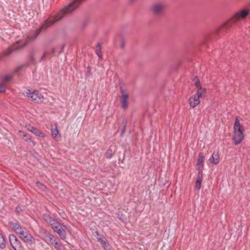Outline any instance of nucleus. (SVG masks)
I'll return each mask as SVG.
<instances>
[{"mask_svg":"<svg viewBox=\"0 0 250 250\" xmlns=\"http://www.w3.org/2000/svg\"><path fill=\"white\" fill-rule=\"evenodd\" d=\"M23 138H25V140L26 142H29L31 140V136L29 135H28V134H25L23 135Z\"/></svg>","mask_w":250,"mask_h":250,"instance_id":"2f4dec72","label":"nucleus"},{"mask_svg":"<svg viewBox=\"0 0 250 250\" xmlns=\"http://www.w3.org/2000/svg\"><path fill=\"white\" fill-rule=\"evenodd\" d=\"M112 250V249L111 248V249H110V250Z\"/></svg>","mask_w":250,"mask_h":250,"instance_id":"ea45409f","label":"nucleus"},{"mask_svg":"<svg viewBox=\"0 0 250 250\" xmlns=\"http://www.w3.org/2000/svg\"><path fill=\"white\" fill-rule=\"evenodd\" d=\"M209 160L214 165H217L220 162V157L218 152L217 151H214Z\"/></svg>","mask_w":250,"mask_h":250,"instance_id":"9d476101","label":"nucleus"},{"mask_svg":"<svg viewBox=\"0 0 250 250\" xmlns=\"http://www.w3.org/2000/svg\"><path fill=\"white\" fill-rule=\"evenodd\" d=\"M27 129L29 131L34 133L37 136L41 138H44L45 136V135L42 131H41L38 129L34 126L29 125L27 127Z\"/></svg>","mask_w":250,"mask_h":250,"instance_id":"6e6552de","label":"nucleus"},{"mask_svg":"<svg viewBox=\"0 0 250 250\" xmlns=\"http://www.w3.org/2000/svg\"><path fill=\"white\" fill-rule=\"evenodd\" d=\"M9 240L14 250H24L21 242L14 234L9 235Z\"/></svg>","mask_w":250,"mask_h":250,"instance_id":"39448f33","label":"nucleus"},{"mask_svg":"<svg viewBox=\"0 0 250 250\" xmlns=\"http://www.w3.org/2000/svg\"><path fill=\"white\" fill-rule=\"evenodd\" d=\"M248 14L249 12L246 10H242L238 11L235 14L231 20L224 24L223 28L231 27L234 22L245 18Z\"/></svg>","mask_w":250,"mask_h":250,"instance_id":"7ed1b4c3","label":"nucleus"},{"mask_svg":"<svg viewBox=\"0 0 250 250\" xmlns=\"http://www.w3.org/2000/svg\"><path fill=\"white\" fill-rule=\"evenodd\" d=\"M199 170V171H198V174H197V179L202 180V177H203L202 169H200V170Z\"/></svg>","mask_w":250,"mask_h":250,"instance_id":"7c9ffc66","label":"nucleus"},{"mask_svg":"<svg viewBox=\"0 0 250 250\" xmlns=\"http://www.w3.org/2000/svg\"><path fill=\"white\" fill-rule=\"evenodd\" d=\"M26 94L28 98L35 103H39L42 102L43 96L37 90H27Z\"/></svg>","mask_w":250,"mask_h":250,"instance_id":"20e7f679","label":"nucleus"},{"mask_svg":"<svg viewBox=\"0 0 250 250\" xmlns=\"http://www.w3.org/2000/svg\"><path fill=\"white\" fill-rule=\"evenodd\" d=\"M244 127L239 122L238 117L236 116L233 125V131L232 140L235 146L240 144L244 139Z\"/></svg>","mask_w":250,"mask_h":250,"instance_id":"f03ea898","label":"nucleus"},{"mask_svg":"<svg viewBox=\"0 0 250 250\" xmlns=\"http://www.w3.org/2000/svg\"><path fill=\"white\" fill-rule=\"evenodd\" d=\"M202 180L196 179L195 188L196 190H199L201 188Z\"/></svg>","mask_w":250,"mask_h":250,"instance_id":"b1692460","label":"nucleus"},{"mask_svg":"<svg viewBox=\"0 0 250 250\" xmlns=\"http://www.w3.org/2000/svg\"><path fill=\"white\" fill-rule=\"evenodd\" d=\"M36 185L41 191H45L47 189V187L40 182H37Z\"/></svg>","mask_w":250,"mask_h":250,"instance_id":"4be33fe9","label":"nucleus"},{"mask_svg":"<svg viewBox=\"0 0 250 250\" xmlns=\"http://www.w3.org/2000/svg\"><path fill=\"white\" fill-rule=\"evenodd\" d=\"M28 232L27 231H24L23 229H21L19 232L17 233V234H19L20 235V237L21 239H23V236L26 235L25 234H27Z\"/></svg>","mask_w":250,"mask_h":250,"instance_id":"cd10ccee","label":"nucleus"},{"mask_svg":"<svg viewBox=\"0 0 250 250\" xmlns=\"http://www.w3.org/2000/svg\"><path fill=\"white\" fill-rule=\"evenodd\" d=\"M59 134L58 129L57 127H56L54 129H52L51 130V135L53 138L57 137L58 134Z\"/></svg>","mask_w":250,"mask_h":250,"instance_id":"a878e982","label":"nucleus"},{"mask_svg":"<svg viewBox=\"0 0 250 250\" xmlns=\"http://www.w3.org/2000/svg\"><path fill=\"white\" fill-rule=\"evenodd\" d=\"M59 235L60 237L64 240L66 238V231L62 228V226L55 231Z\"/></svg>","mask_w":250,"mask_h":250,"instance_id":"4468645a","label":"nucleus"},{"mask_svg":"<svg viewBox=\"0 0 250 250\" xmlns=\"http://www.w3.org/2000/svg\"><path fill=\"white\" fill-rule=\"evenodd\" d=\"M84 0H73L67 6L63 7L53 19L46 20L43 24V27H45V28H48L63 17L70 15Z\"/></svg>","mask_w":250,"mask_h":250,"instance_id":"f257e3e1","label":"nucleus"},{"mask_svg":"<svg viewBox=\"0 0 250 250\" xmlns=\"http://www.w3.org/2000/svg\"><path fill=\"white\" fill-rule=\"evenodd\" d=\"M131 1H134V0H130Z\"/></svg>","mask_w":250,"mask_h":250,"instance_id":"58836bf2","label":"nucleus"},{"mask_svg":"<svg viewBox=\"0 0 250 250\" xmlns=\"http://www.w3.org/2000/svg\"><path fill=\"white\" fill-rule=\"evenodd\" d=\"M205 157L202 153H199V157L197 160L196 168L198 170L202 169L204 167V162Z\"/></svg>","mask_w":250,"mask_h":250,"instance_id":"1a4fd4ad","label":"nucleus"},{"mask_svg":"<svg viewBox=\"0 0 250 250\" xmlns=\"http://www.w3.org/2000/svg\"><path fill=\"white\" fill-rule=\"evenodd\" d=\"M193 81L195 84V85L197 86V87L198 88H202L200 84V81L197 77H195L193 79Z\"/></svg>","mask_w":250,"mask_h":250,"instance_id":"393cba45","label":"nucleus"},{"mask_svg":"<svg viewBox=\"0 0 250 250\" xmlns=\"http://www.w3.org/2000/svg\"><path fill=\"white\" fill-rule=\"evenodd\" d=\"M55 245V247L57 250H62L63 247L61 243L56 242Z\"/></svg>","mask_w":250,"mask_h":250,"instance_id":"c85d7f7f","label":"nucleus"},{"mask_svg":"<svg viewBox=\"0 0 250 250\" xmlns=\"http://www.w3.org/2000/svg\"><path fill=\"white\" fill-rule=\"evenodd\" d=\"M96 234L97 235V238L98 241L101 243L102 245H103L104 243L106 241V239L104 237H102L100 236V234L96 231Z\"/></svg>","mask_w":250,"mask_h":250,"instance_id":"aec40b11","label":"nucleus"},{"mask_svg":"<svg viewBox=\"0 0 250 250\" xmlns=\"http://www.w3.org/2000/svg\"><path fill=\"white\" fill-rule=\"evenodd\" d=\"M113 156V153H112V150L110 149H108L107 150L105 153V156L108 159L111 158Z\"/></svg>","mask_w":250,"mask_h":250,"instance_id":"bb28decb","label":"nucleus"},{"mask_svg":"<svg viewBox=\"0 0 250 250\" xmlns=\"http://www.w3.org/2000/svg\"><path fill=\"white\" fill-rule=\"evenodd\" d=\"M96 53L100 60L102 59V54L101 52V45L100 43H98L96 46Z\"/></svg>","mask_w":250,"mask_h":250,"instance_id":"dca6fc26","label":"nucleus"},{"mask_svg":"<svg viewBox=\"0 0 250 250\" xmlns=\"http://www.w3.org/2000/svg\"><path fill=\"white\" fill-rule=\"evenodd\" d=\"M10 79V77L8 75H6L3 77V81L5 82H8Z\"/></svg>","mask_w":250,"mask_h":250,"instance_id":"f704fd0d","label":"nucleus"},{"mask_svg":"<svg viewBox=\"0 0 250 250\" xmlns=\"http://www.w3.org/2000/svg\"><path fill=\"white\" fill-rule=\"evenodd\" d=\"M6 247L5 241L3 236L0 233V248L4 249Z\"/></svg>","mask_w":250,"mask_h":250,"instance_id":"a211bd4d","label":"nucleus"},{"mask_svg":"<svg viewBox=\"0 0 250 250\" xmlns=\"http://www.w3.org/2000/svg\"><path fill=\"white\" fill-rule=\"evenodd\" d=\"M118 218H119L120 220H121L122 221H123V222L124 221V219H123V214H121V215H120L119 214H118Z\"/></svg>","mask_w":250,"mask_h":250,"instance_id":"e433bc0d","label":"nucleus"},{"mask_svg":"<svg viewBox=\"0 0 250 250\" xmlns=\"http://www.w3.org/2000/svg\"><path fill=\"white\" fill-rule=\"evenodd\" d=\"M64 48V45H62L61 46H57L54 48H53L51 50V54H54L56 52L61 53L63 51Z\"/></svg>","mask_w":250,"mask_h":250,"instance_id":"2eb2a0df","label":"nucleus"},{"mask_svg":"<svg viewBox=\"0 0 250 250\" xmlns=\"http://www.w3.org/2000/svg\"><path fill=\"white\" fill-rule=\"evenodd\" d=\"M44 220L48 223L50 224H53V222H55L56 220L52 218L51 216L48 215H46L44 216Z\"/></svg>","mask_w":250,"mask_h":250,"instance_id":"f3484780","label":"nucleus"},{"mask_svg":"<svg viewBox=\"0 0 250 250\" xmlns=\"http://www.w3.org/2000/svg\"><path fill=\"white\" fill-rule=\"evenodd\" d=\"M10 227L13 230L17 233L19 232L22 228L21 227L19 224L16 222H10L9 223Z\"/></svg>","mask_w":250,"mask_h":250,"instance_id":"ddd939ff","label":"nucleus"},{"mask_svg":"<svg viewBox=\"0 0 250 250\" xmlns=\"http://www.w3.org/2000/svg\"><path fill=\"white\" fill-rule=\"evenodd\" d=\"M204 90L205 89H203L202 88H198L197 91L196 95L192 96L189 98V104L190 107L194 108L199 104L200 103V98Z\"/></svg>","mask_w":250,"mask_h":250,"instance_id":"423d86ee","label":"nucleus"},{"mask_svg":"<svg viewBox=\"0 0 250 250\" xmlns=\"http://www.w3.org/2000/svg\"><path fill=\"white\" fill-rule=\"evenodd\" d=\"M102 246L105 250H109L112 248L111 247V246H110V245L109 244V243L107 241H106L102 245Z\"/></svg>","mask_w":250,"mask_h":250,"instance_id":"c756f323","label":"nucleus"},{"mask_svg":"<svg viewBox=\"0 0 250 250\" xmlns=\"http://www.w3.org/2000/svg\"><path fill=\"white\" fill-rule=\"evenodd\" d=\"M166 7V5L165 3L157 2L152 5L151 10L153 14L160 15L164 12Z\"/></svg>","mask_w":250,"mask_h":250,"instance_id":"0eeeda50","label":"nucleus"},{"mask_svg":"<svg viewBox=\"0 0 250 250\" xmlns=\"http://www.w3.org/2000/svg\"><path fill=\"white\" fill-rule=\"evenodd\" d=\"M123 125L122 127L121 133V134H120V136L121 137H123L124 134V133L125 132L126 126V125H127V121H126V120H124L123 121Z\"/></svg>","mask_w":250,"mask_h":250,"instance_id":"6ab92c4d","label":"nucleus"},{"mask_svg":"<svg viewBox=\"0 0 250 250\" xmlns=\"http://www.w3.org/2000/svg\"><path fill=\"white\" fill-rule=\"evenodd\" d=\"M30 62L32 63H35L36 61L33 55H30Z\"/></svg>","mask_w":250,"mask_h":250,"instance_id":"c9c22d12","label":"nucleus"},{"mask_svg":"<svg viewBox=\"0 0 250 250\" xmlns=\"http://www.w3.org/2000/svg\"><path fill=\"white\" fill-rule=\"evenodd\" d=\"M47 237L49 238V242L52 244H55V243L57 242L56 239L54 238V236L51 234H49L47 235Z\"/></svg>","mask_w":250,"mask_h":250,"instance_id":"5701e85b","label":"nucleus"},{"mask_svg":"<svg viewBox=\"0 0 250 250\" xmlns=\"http://www.w3.org/2000/svg\"><path fill=\"white\" fill-rule=\"evenodd\" d=\"M52 228L55 231L57 229H58L59 228L62 226L61 223H59L57 221H55V222H53V224L51 225Z\"/></svg>","mask_w":250,"mask_h":250,"instance_id":"412c9836","label":"nucleus"},{"mask_svg":"<svg viewBox=\"0 0 250 250\" xmlns=\"http://www.w3.org/2000/svg\"><path fill=\"white\" fill-rule=\"evenodd\" d=\"M5 90V87L3 83H0V92H3Z\"/></svg>","mask_w":250,"mask_h":250,"instance_id":"473e14b6","label":"nucleus"},{"mask_svg":"<svg viewBox=\"0 0 250 250\" xmlns=\"http://www.w3.org/2000/svg\"><path fill=\"white\" fill-rule=\"evenodd\" d=\"M48 53H49V52L48 51H46L45 52H44L43 56L41 58L40 61H42L44 59V58L46 56Z\"/></svg>","mask_w":250,"mask_h":250,"instance_id":"72a5a7b5","label":"nucleus"},{"mask_svg":"<svg viewBox=\"0 0 250 250\" xmlns=\"http://www.w3.org/2000/svg\"><path fill=\"white\" fill-rule=\"evenodd\" d=\"M26 235L23 236L22 239L25 242L30 243L31 244H34L35 243V239L29 233L25 234Z\"/></svg>","mask_w":250,"mask_h":250,"instance_id":"f8f14e48","label":"nucleus"},{"mask_svg":"<svg viewBox=\"0 0 250 250\" xmlns=\"http://www.w3.org/2000/svg\"><path fill=\"white\" fill-rule=\"evenodd\" d=\"M16 210L18 211V212H20L21 209L19 208V207H16Z\"/></svg>","mask_w":250,"mask_h":250,"instance_id":"4c0bfd02","label":"nucleus"},{"mask_svg":"<svg viewBox=\"0 0 250 250\" xmlns=\"http://www.w3.org/2000/svg\"><path fill=\"white\" fill-rule=\"evenodd\" d=\"M128 98V95L126 93H123L121 98V105L123 109H126L128 107L127 100Z\"/></svg>","mask_w":250,"mask_h":250,"instance_id":"9b49d317","label":"nucleus"}]
</instances>
